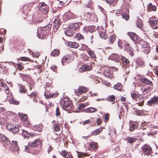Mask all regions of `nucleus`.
I'll use <instances>...</instances> for the list:
<instances>
[{"instance_id": "1", "label": "nucleus", "mask_w": 158, "mask_h": 158, "mask_svg": "<svg viewBox=\"0 0 158 158\" xmlns=\"http://www.w3.org/2000/svg\"><path fill=\"white\" fill-rule=\"evenodd\" d=\"M136 46V49L137 52L139 51L142 48H143V51L146 54H148L151 50V47L149 44L147 42L143 40L139 39L135 42Z\"/></svg>"}, {"instance_id": "2", "label": "nucleus", "mask_w": 158, "mask_h": 158, "mask_svg": "<svg viewBox=\"0 0 158 158\" xmlns=\"http://www.w3.org/2000/svg\"><path fill=\"white\" fill-rule=\"evenodd\" d=\"M53 89L50 86H47L45 88V90L44 95L46 98H49L52 97H56L58 95V93L53 91Z\"/></svg>"}, {"instance_id": "3", "label": "nucleus", "mask_w": 158, "mask_h": 158, "mask_svg": "<svg viewBox=\"0 0 158 158\" xmlns=\"http://www.w3.org/2000/svg\"><path fill=\"white\" fill-rule=\"evenodd\" d=\"M40 140L37 139H35L33 143L31 144L29 143L27 146H25V150L27 152H30V150H33L34 151V148L40 145Z\"/></svg>"}, {"instance_id": "4", "label": "nucleus", "mask_w": 158, "mask_h": 158, "mask_svg": "<svg viewBox=\"0 0 158 158\" xmlns=\"http://www.w3.org/2000/svg\"><path fill=\"white\" fill-rule=\"evenodd\" d=\"M60 103L64 110H67L71 108L72 103L68 98L63 99L61 101Z\"/></svg>"}, {"instance_id": "5", "label": "nucleus", "mask_w": 158, "mask_h": 158, "mask_svg": "<svg viewBox=\"0 0 158 158\" xmlns=\"http://www.w3.org/2000/svg\"><path fill=\"white\" fill-rule=\"evenodd\" d=\"M9 150L14 152V154H18L19 152V148L18 146V142L17 141H12Z\"/></svg>"}, {"instance_id": "6", "label": "nucleus", "mask_w": 158, "mask_h": 158, "mask_svg": "<svg viewBox=\"0 0 158 158\" xmlns=\"http://www.w3.org/2000/svg\"><path fill=\"white\" fill-rule=\"evenodd\" d=\"M143 153L146 156L150 155L152 152V147L149 145L145 144L143 145L141 148Z\"/></svg>"}, {"instance_id": "7", "label": "nucleus", "mask_w": 158, "mask_h": 158, "mask_svg": "<svg viewBox=\"0 0 158 158\" xmlns=\"http://www.w3.org/2000/svg\"><path fill=\"white\" fill-rule=\"evenodd\" d=\"M151 87H148L147 88L141 86L138 87V90L139 93H141L143 98H146L149 91V89Z\"/></svg>"}, {"instance_id": "8", "label": "nucleus", "mask_w": 158, "mask_h": 158, "mask_svg": "<svg viewBox=\"0 0 158 158\" xmlns=\"http://www.w3.org/2000/svg\"><path fill=\"white\" fill-rule=\"evenodd\" d=\"M7 128L13 133H16L19 131V125L17 124H9L7 126Z\"/></svg>"}, {"instance_id": "9", "label": "nucleus", "mask_w": 158, "mask_h": 158, "mask_svg": "<svg viewBox=\"0 0 158 158\" xmlns=\"http://www.w3.org/2000/svg\"><path fill=\"white\" fill-rule=\"evenodd\" d=\"M158 104V96H154L148 101L147 105L149 106H151L155 104Z\"/></svg>"}, {"instance_id": "10", "label": "nucleus", "mask_w": 158, "mask_h": 158, "mask_svg": "<svg viewBox=\"0 0 158 158\" xmlns=\"http://www.w3.org/2000/svg\"><path fill=\"white\" fill-rule=\"evenodd\" d=\"M75 17L73 13L70 11H69L64 14L63 19L64 21H66L71 19H73Z\"/></svg>"}, {"instance_id": "11", "label": "nucleus", "mask_w": 158, "mask_h": 158, "mask_svg": "<svg viewBox=\"0 0 158 158\" xmlns=\"http://www.w3.org/2000/svg\"><path fill=\"white\" fill-rule=\"evenodd\" d=\"M0 143H2L4 145H6L9 144L10 142L6 136L0 133Z\"/></svg>"}, {"instance_id": "12", "label": "nucleus", "mask_w": 158, "mask_h": 158, "mask_svg": "<svg viewBox=\"0 0 158 158\" xmlns=\"http://www.w3.org/2000/svg\"><path fill=\"white\" fill-rule=\"evenodd\" d=\"M40 13L43 15H46L48 11V8L47 5L42 3L39 8Z\"/></svg>"}, {"instance_id": "13", "label": "nucleus", "mask_w": 158, "mask_h": 158, "mask_svg": "<svg viewBox=\"0 0 158 158\" xmlns=\"http://www.w3.org/2000/svg\"><path fill=\"white\" fill-rule=\"evenodd\" d=\"M87 91L86 88L83 86H80L78 90H75L74 93L77 95H79V94H81L85 93Z\"/></svg>"}, {"instance_id": "14", "label": "nucleus", "mask_w": 158, "mask_h": 158, "mask_svg": "<svg viewBox=\"0 0 158 158\" xmlns=\"http://www.w3.org/2000/svg\"><path fill=\"white\" fill-rule=\"evenodd\" d=\"M18 115L24 124L26 125L29 124V122L27 119V115L26 114L19 113Z\"/></svg>"}, {"instance_id": "15", "label": "nucleus", "mask_w": 158, "mask_h": 158, "mask_svg": "<svg viewBox=\"0 0 158 158\" xmlns=\"http://www.w3.org/2000/svg\"><path fill=\"white\" fill-rule=\"evenodd\" d=\"M82 23L81 22L75 23H71L69 25V27H71L74 30H77L79 29L80 26L82 25Z\"/></svg>"}, {"instance_id": "16", "label": "nucleus", "mask_w": 158, "mask_h": 158, "mask_svg": "<svg viewBox=\"0 0 158 158\" xmlns=\"http://www.w3.org/2000/svg\"><path fill=\"white\" fill-rule=\"evenodd\" d=\"M0 86L3 87L4 89V90H5V94H4V95L5 96V97L6 98L5 100H3L4 101H6V100L7 99L8 96L7 95L8 94H9V88L7 86L6 84L4 82H0Z\"/></svg>"}, {"instance_id": "17", "label": "nucleus", "mask_w": 158, "mask_h": 158, "mask_svg": "<svg viewBox=\"0 0 158 158\" xmlns=\"http://www.w3.org/2000/svg\"><path fill=\"white\" fill-rule=\"evenodd\" d=\"M22 132V134L24 136V139H28L30 136H34V134L32 133H29L28 132L23 129H21L19 131Z\"/></svg>"}, {"instance_id": "18", "label": "nucleus", "mask_w": 158, "mask_h": 158, "mask_svg": "<svg viewBox=\"0 0 158 158\" xmlns=\"http://www.w3.org/2000/svg\"><path fill=\"white\" fill-rule=\"evenodd\" d=\"M74 32V30H73L71 27L69 26L67 29L65 31L64 33L67 36L69 37H72Z\"/></svg>"}, {"instance_id": "19", "label": "nucleus", "mask_w": 158, "mask_h": 158, "mask_svg": "<svg viewBox=\"0 0 158 158\" xmlns=\"http://www.w3.org/2000/svg\"><path fill=\"white\" fill-rule=\"evenodd\" d=\"M121 56L118 55L115 53L112 54L110 56V58L112 60L118 62L120 60Z\"/></svg>"}, {"instance_id": "20", "label": "nucleus", "mask_w": 158, "mask_h": 158, "mask_svg": "<svg viewBox=\"0 0 158 158\" xmlns=\"http://www.w3.org/2000/svg\"><path fill=\"white\" fill-rule=\"evenodd\" d=\"M47 17L46 15H42L40 14L39 15L36 19L35 20V23H39L40 22H41L44 20L45 18Z\"/></svg>"}, {"instance_id": "21", "label": "nucleus", "mask_w": 158, "mask_h": 158, "mask_svg": "<svg viewBox=\"0 0 158 158\" xmlns=\"http://www.w3.org/2000/svg\"><path fill=\"white\" fill-rule=\"evenodd\" d=\"M127 34L131 39L135 43L137 40H139V39L138 38V36L137 35L134 33L129 32L127 33Z\"/></svg>"}, {"instance_id": "22", "label": "nucleus", "mask_w": 158, "mask_h": 158, "mask_svg": "<svg viewBox=\"0 0 158 158\" xmlns=\"http://www.w3.org/2000/svg\"><path fill=\"white\" fill-rule=\"evenodd\" d=\"M37 36L39 38L42 39H44L46 38V32H43L39 28L37 31Z\"/></svg>"}, {"instance_id": "23", "label": "nucleus", "mask_w": 158, "mask_h": 158, "mask_svg": "<svg viewBox=\"0 0 158 158\" xmlns=\"http://www.w3.org/2000/svg\"><path fill=\"white\" fill-rule=\"evenodd\" d=\"M120 60L122 61V65L123 66H124V67H125V66L127 65L129 62V61L127 59L122 56H121Z\"/></svg>"}, {"instance_id": "24", "label": "nucleus", "mask_w": 158, "mask_h": 158, "mask_svg": "<svg viewBox=\"0 0 158 158\" xmlns=\"http://www.w3.org/2000/svg\"><path fill=\"white\" fill-rule=\"evenodd\" d=\"M134 102L136 104L138 105L139 106H143L144 103V100L143 98H139V97L136 98V99L135 100Z\"/></svg>"}, {"instance_id": "25", "label": "nucleus", "mask_w": 158, "mask_h": 158, "mask_svg": "<svg viewBox=\"0 0 158 158\" xmlns=\"http://www.w3.org/2000/svg\"><path fill=\"white\" fill-rule=\"evenodd\" d=\"M141 82L147 85H150L151 86H152V81H150L146 78H142L141 79Z\"/></svg>"}, {"instance_id": "26", "label": "nucleus", "mask_w": 158, "mask_h": 158, "mask_svg": "<svg viewBox=\"0 0 158 158\" xmlns=\"http://www.w3.org/2000/svg\"><path fill=\"white\" fill-rule=\"evenodd\" d=\"M84 110L85 112L87 113H94L97 111V110L96 108L92 107L87 108Z\"/></svg>"}, {"instance_id": "27", "label": "nucleus", "mask_w": 158, "mask_h": 158, "mask_svg": "<svg viewBox=\"0 0 158 158\" xmlns=\"http://www.w3.org/2000/svg\"><path fill=\"white\" fill-rule=\"evenodd\" d=\"M43 125L40 124L34 126L33 127V130L35 131L41 132L42 131Z\"/></svg>"}, {"instance_id": "28", "label": "nucleus", "mask_w": 158, "mask_h": 158, "mask_svg": "<svg viewBox=\"0 0 158 158\" xmlns=\"http://www.w3.org/2000/svg\"><path fill=\"white\" fill-rule=\"evenodd\" d=\"M71 60L68 59L67 56H64L61 60V63L63 65H65L66 64L70 62Z\"/></svg>"}, {"instance_id": "29", "label": "nucleus", "mask_w": 158, "mask_h": 158, "mask_svg": "<svg viewBox=\"0 0 158 158\" xmlns=\"http://www.w3.org/2000/svg\"><path fill=\"white\" fill-rule=\"evenodd\" d=\"M53 23L54 27H55V28L56 29H58L59 27V26L60 25V22L58 17H57L55 19V20L53 22Z\"/></svg>"}, {"instance_id": "30", "label": "nucleus", "mask_w": 158, "mask_h": 158, "mask_svg": "<svg viewBox=\"0 0 158 158\" xmlns=\"http://www.w3.org/2000/svg\"><path fill=\"white\" fill-rule=\"evenodd\" d=\"M100 37L102 39H105L107 37V35L105 33V31L103 30L99 31Z\"/></svg>"}, {"instance_id": "31", "label": "nucleus", "mask_w": 158, "mask_h": 158, "mask_svg": "<svg viewBox=\"0 0 158 158\" xmlns=\"http://www.w3.org/2000/svg\"><path fill=\"white\" fill-rule=\"evenodd\" d=\"M68 44L70 47L74 48H76L79 46L78 43L74 42H69Z\"/></svg>"}, {"instance_id": "32", "label": "nucleus", "mask_w": 158, "mask_h": 158, "mask_svg": "<svg viewBox=\"0 0 158 158\" xmlns=\"http://www.w3.org/2000/svg\"><path fill=\"white\" fill-rule=\"evenodd\" d=\"M148 9L151 10L156 11V6L153 5L151 3H150L148 5Z\"/></svg>"}, {"instance_id": "33", "label": "nucleus", "mask_w": 158, "mask_h": 158, "mask_svg": "<svg viewBox=\"0 0 158 158\" xmlns=\"http://www.w3.org/2000/svg\"><path fill=\"white\" fill-rule=\"evenodd\" d=\"M136 64L140 67L144 66V62L141 58H138L136 61Z\"/></svg>"}, {"instance_id": "34", "label": "nucleus", "mask_w": 158, "mask_h": 158, "mask_svg": "<svg viewBox=\"0 0 158 158\" xmlns=\"http://www.w3.org/2000/svg\"><path fill=\"white\" fill-rule=\"evenodd\" d=\"M18 85L19 87V92L21 93H25L26 90L25 89V86L21 84H19Z\"/></svg>"}, {"instance_id": "35", "label": "nucleus", "mask_w": 158, "mask_h": 158, "mask_svg": "<svg viewBox=\"0 0 158 158\" xmlns=\"http://www.w3.org/2000/svg\"><path fill=\"white\" fill-rule=\"evenodd\" d=\"M89 147L92 149L94 150L98 148L97 143L95 142H92L89 143Z\"/></svg>"}, {"instance_id": "36", "label": "nucleus", "mask_w": 158, "mask_h": 158, "mask_svg": "<svg viewBox=\"0 0 158 158\" xmlns=\"http://www.w3.org/2000/svg\"><path fill=\"white\" fill-rule=\"evenodd\" d=\"M50 29V28L49 27V26H46L39 29L44 33V32H46V34L48 32L49 29Z\"/></svg>"}, {"instance_id": "37", "label": "nucleus", "mask_w": 158, "mask_h": 158, "mask_svg": "<svg viewBox=\"0 0 158 158\" xmlns=\"http://www.w3.org/2000/svg\"><path fill=\"white\" fill-rule=\"evenodd\" d=\"M115 35L114 34H113L110 35L109 40V42L110 44H113L114 41L115 40Z\"/></svg>"}, {"instance_id": "38", "label": "nucleus", "mask_w": 158, "mask_h": 158, "mask_svg": "<svg viewBox=\"0 0 158 158\" xmlns=\"http://www.w3.org/2000/svg\"><path fill=\"white\" fill-rule=\"evenodd\" d=\"M95 27L94 25L88 26L87 27V30L90 32H92L95 31Z\"/></svg>"}, {"instance_id": "39", "label": "nucleus", "mask_w": 158, "mask_h": 158, "mask_svg": "<svg viewBox=\"0 0 158 158\" xmlns=\"http://www.w3.org/2000/svg\"><path fill=\"white\" fill-rule=\"evenodd\" d=\"M136 26L139 28L141 29H142L143 27V25L141 19H138L137 20V21L136 22Z\"/></svg>"}, {"instance_id": "40", "label": "nucleus", "mask_w": 158, "mask_h": 158, "mask_svg": "<svg viewBox=\"0 0 158 158\" xmlns=\"http://www.w3.org/2000/svg\"><path fill=\"white\" fill-rule=\"evenodd\" d=\"M122 85L120 83H117L116 85H114V88L118 90L121 91L122 89Z\"/></svg>"}, {"instance_id": "41", "label": "nucleus", "mask_w": 158, "mask_h": 158, "mask_svg": "<svg viewBox=\"0 0 158 158\" xmlns=\"http://www.w3.org/2000/svg\"><path fill=\"white\" fill-rule=\"evenodd\" d=\"M59 53L60 51L59 50L55 49L51 52V56H58Z\"/></svg>"}, {"instance_id": "42", "label": "nucleus", "mask_w": 158, "mask_h": 158, "mask_svg": "<svg viewBox=\"0 0 158 158\" xmlns=\"http://www.w3.org/2000/svg\"><path fill=\"white\" fill-rule=\"evenodd\" d=\"M122 17L126 20H128L129 18V15L126 13H122Z\"/></svg>"}, {"instance_id": "43", "label": "nucleus", "mask_w": 158, "mask_h": 158, "mask_svg": "<svg viewBox=\"0 0 158 158\" xmlns=\"http://www.w3.org/2000/svg\"><path fill=\"white\" fill-rule=\"evenodd\" d=\"M126 140L128 143L131 144L134 142L135 139L133 137H128Z\"/></svg>"}, {"instance_id": "44", "label": "nucleus", "mask_w": 158, "mask_h": 158, "mask_svg": "<svg viewBox=\"0 0 158 158\" xmlns=\"http://www.w3.org/2000/svg\"><path fill=\"white\" fill-rule=\"evenodd\" d=\"M53 128L54 130L56 131H58L60 130V127L59 125L55 123L53 126Z\"/></svg>"}, {"instance_id": "45", "label": "nucleus", "mask_w": 158, "mask_h": 158, "mask_svg": "<svg viewBox=\"0 0 158 158\" xmlns=\"http://www.w3.org/2000/svg\"><path fill=\"white\" fill-rule=\"evenodd\" d=\"M102 128L97 129L93 131V134L95 135H97L101 132L102 131Z\"/></svg>"}, {"instance_id": "46", "label": "nucleus", "mask_w": 158, "mask_h": 158, "mask_svg": "<svg viewBox=\"0 0 158 158\" xmlns=\"http://www.w3.org/2000/svg\"><path fill=\"white\" fill-rule=\"evenodd\" d=\"M137 128V124H130V131H133L134 130L136 129Z\"/></svg>"}, {"instance_id": "47", "label": "nucleus", "mask_w": 158, "mask_h": 158, "mask_svg": "<svg viewBox=\"0 0 158 158\" xmlns=\"http://www.w3.org/2000/svg\"><path fill=\"white\" fill-rule=\"evenodd\" d=\"M89 50H87V52L88 54L91 56V57L92 58H95L96 57L94 53V52L90 50L89 48Z\"/></svg>"}, {"instance_id": "48", "label": "nucleus", "mask_w": 158, "mask_h": 158, "mask_svg": "<svg viewBox=\"0 0 158 158\" xmlns=\"http://www.w3.org/2000/svg\"><path fill=\"white\" fill-rule=\"evenodd\" d=\"M85 19H89L90 20V17L94 16V14H90L89 12H87L84 15Z\"/></svg>"}, {"instance_id": "49", "label": "nucleus", "mask_w": 158, "mask_h": 158, "mask_svg": "<svg viewBox=\"0 0 158 158\" xmlns=\"http://www.w3.org/2000/svg\"><path fill=\"white\" fill-rule=\"evenodd\" d=\"M149 23L152 26H156L157 25V21L156 20H152L150 19Z\"/></svg>"}, {"instance_id": "50", "label": "nucleus", "mask_w": 158, "mask_h": 158, "mask_svg": "<svg viewBox=\"0 0 158 158\" xmlns=\"http://www.w3.org/2000/svg\"><path fill=\"white\" fill-rule=\"evenodd\" d=\"M9 101L10 103L12 104L15 105H18L19 104V102L17 101H16L13 98H10L9 99Z\"/></svg>"}, {"instance_id": "51", "label": "nucleus", "mask_w": 158, "mask_h": 158, "mask_svg": "<svg viewBox=\"0 0 158 158\" xmlns=\"http://www.w3.org/2000/svg\"><path fill=\"white\" fill-rule=\"evenodd\" d=\"M111 73V72L109 69L105 70L103 72L104 75L107 77L109 76Z\"/></svg>"}, {"instance_id": "52", "label": "nucleus", "mask_w": 158, "mask_h": 158, "mask_svg": "<svg viewBox=\"0 0 158 158\" xmlns=\"http://www.w3.org/2000/svg\"><path fill=\"white\" fill-rule=\"evenodd\" d=\"M60 154L63 157L67 158V156L68 155V153L66 151L64 150L60 152Z\"/></svg>"}, {"instance_id": "53", "label": "nucleus", "mask_w": 158, "mask_h": 158, "mask_svg": "<svg viewBox=\"0 0 158 158\" xmlns=\"http://www.w3.org/2000/svg\"><path fill=\"white\" fill-rule=\"evenodd\" d=\"M30 53H31L30 52H32V56L33 57H35L36 58H37L40 55V53L38 52H32L30 50L29 51Z\"/></svg>"}, {"instance_id": "54", "label": "nucleus", "mask_w": 158, "mask_h": 158, "mask_svg": "<svg viewBox=\"0 0 158 158\" xmlns=\"http://www.w3.org/2000/svg\"><path fill=\"white\" fill-rule=\"evenodd\" d=\"M19 74L23 81H25L28 78V75L27 74H22L20 73H19Z\"/></svg>"}, {"instance_id": "55", "label": "nucleus", "mask_w": 158, "mask_h": 158, "mask_svg": "<svg viewBox=\"0 0 158 158\" xmlns=\"http://www.w3.org/2000/svg\"><path fill=\"white\" fill-rule=\"evenodd\" d=\"M87 105L85 103H83L80 104L78 107V111L85 107Z\"/></svg>"}, {"instance_id": "56", "label": "nucleus", "mask_w": 158, "mask_h": 158, "mask_svg": "<svg viewBox=\"0 0 158 158\" xmlns=\"http://www.w3.org/2000/svg\"><path fill=\"white\" fill-rule=\"evenodd\" d=\"M82 68L84 71H87L90 69V67L88 65H85L83 66Z\"/></svg>"}, {"instance_id": "57", "label": "nucleus", "mask_w": 158, "mask_h": 158, "mask_svg": "<svg viewBox=\"0 0 158 158\" xmlns=\"http://www.w3.org/2000/svg\"><path fill=\"white\" fill-rule=\"evenodd\" d=\"M131 96L133 100L134 101L136 99V98L138 97V95L135 93H133L131 94Z\"/></svg>"}, {"instance_id": "58", "label": "nucleus", "mask_w": 158, "mask_h": 158, "mask_svg": "<svg viewBox=\"0 0 158 158\" xmlns=\"http://www.w3.org/2000/svg\"><path fill=\"white\" fill-rule=\"evenodd\" d=\"M17 68L19 70H22L23 68V64L22 63L20 62L17 64Z\"/></svg>"}, {"instance_id": "59", "label": "nucleus", "mask_w": 158, "mask_h": 158, "mask_svg": "<svg viewBox=\"0 0 158 158\" xmlns=\"http://www.w3.org/2000/svg\"><path fill=\"white\" fill-rule=\"evenodd\" d=\"M119 110H120V113L119 114L118 116L119 117V118L120 119V115H123V114H124V110H123V107H121L120 108Z\"/></svg>"}, {"instance_id": "60", "label": "nucleus", "mask_w": 158, "mask_h": 158, "mask_svg": "<svg viewBox=\"0 0 158 158\" xmlns=\"http://www.w3.org/2000/svg\"><path fill=\"white\" fill-rule=\"evenodd\" d=\"M76 37L78 40L81 39L83 38V36L80 34L77 33L76 34Z\"/></svg>"}, {"instance_id": "61", "label": "nucleus", "mask_w": 158, "mask_h": 158, "mask_svg": "<svg viewBox=\"0 0 158 158\" xmlns=\"http://www.w3.org/2000/svg\"><path fill=\"white\" fill-rule=\"evenodd\" d=\"M88 48V47L87 45L85 44H82L81 46V47L80 49L81 50H83L86 49Z\"/></svg>"}, {"instance_id": "62", "label": "nucleus", "mask_w": 158, "mask_h": 158, "mask_svg": "<svg viewBox=\"0 0 158 158\" xmlns=\"http://www.w3.org/2000/svg\"><path fill=\"white\" fill-rule=\"evenodd\" d=\"M60 111L59 110V108L57 106L56 109V116H59L60 115Z\"/></svg>"}, {"instance_id": "63", "label": "nucleus", "mask_w": 158, "mask_h": 158, "mask_svg": "<svg viewBox=\"0 0 158 158\" xmlns=\"http://www.w3.org/2000/svg\"><path fill=\"white\" fill-rule=\"evenodd\" d=\"M92 3L93 2L91 1L90 0L88 2V3H86V5L87 7L90 8L92 5Z\"/></svg>"}, {"instance_id": "64", "label": "nucleus", "mask_w": 158, "mask_h": 158, "mask_svg": "<svg viewBox=\"0 0 158 158\" xmlns=\"http://www.w3.org/2000/svg\"><path fill=\"white\" fill-rule=\"evenodd\" d=\"M59 121V123L60 125H61L63 124L64 120L61 117H59L58 119Z\"/></svg>"}]
</instances>
